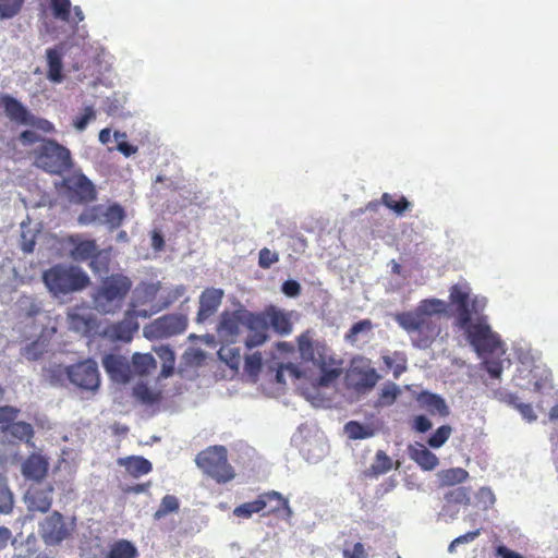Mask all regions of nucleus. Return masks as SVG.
I'll list each match as a JSON object with an SVG mask.
<instances>
[{"mask_svg": "<svg viewBox=\"0 0 558 558\" xmlns=\"http://www.w3.org/2000/svg\"><path fill=\"white\" fill-rule=\"evenodd\" d=\"M244 315V327H246L250 331H264L268 330V317L266 315V310L262 313L255 314L245 308H243Z\"/></svg>", "mask_w": 558, "mask_h": 558, "instance_id": "32", "label": "nucleus"}, {"mask_svg": "<svg viewBox=\"0 0 558 558\" xmlns=\"http://www.w3.org/2000/svg\"><path fill=\"white\" fill-rule=\"evenodd\" d=\"M383 361L387 368L392 371L395 378L407 371V359L402 353L395 352L392 356L384 355Z\"/></svg>", "mask_w": 558, "mask_h": 558, "instance_id": "41", "label": "nucleus"}, {"mask_svg": "<svg viewBox=\"0 0 558 558\" xmlns=\"http://www.w3.org/2000/svg\"><path fill=\"white\" fill-rule=\"evenodd\" d=\"M445 499L447 500V502L468 504L470 497L469 492L465 487H456L445 495Z\"/></svg>", "mask_w": 558, "mask_h": 558, "instance_id": "53", "label": "nucleus"}, {"mask_svg": "<svg viewBox=\"0 0 558 558\" xmlns=\"http://www.w3.org/2000/svg\"><path fill=\"white\" fill-rule=\"evenodd\" d=\"M469 477V472L462 468H451L444 470L439 474L440 483L445 486H454L465 482Z\"/></svg>", "mask_w": 558, "mask_h": 558, "instance_id": "36", "label": "nucleus"}, {"mask_svg": "<svg viewBox=\"0 0 558 558\" xmlns=\"http://www.w3.org/2000/svg\"><path fill=\"white\" fill-rule=\"evenodd\" d=\"M223 296L225 292L222 289L206 288L199 295L196 322L202 324L214 316L220 307Z\"/></svg>", "mask_w": 558, "mask_h": 558, "instance_id": "18", "label": "nucleus"}, {"mask_svg": "<svg viewBox=\"0 0 558 558\" xmlns=\"http://www.w3.org/2000/svg\"><path fill=\"white\" fill-rule=\"evenodd\" d=\"M373 325L369 319L360 320L351 326L349 331L345 333V340L354 342L360 332L369 331Z\"/></svg>", "mask_w": 558, "mask_h": 558, "instance_id": "50", "label": "nucleus"}, {"mask_svg": "<svg viewBox=\"0 0 558 558\" xmlns=\"http://www.w3.org/2000/svg\"><path fill=\"white\" fill-rule=\"evenodd\" d=\"M73 166L74 162L69 148L57 141L41 138L37 135V168L50 174L63 175Z\"/></svg>", "mask_w": 558, "mask_h": 558, "instance_id": "5", "label": "nucleus"}, {"mask_svg": "<svg viewBox=\"0 0 558 558\" xmlns=\"http://www.w3.org/2000/svg\"><path fill=\"white\" fill-rule=\"evenodd\" d=\"M258 498L253 501L244 502L234 508L233 514L238 518L248 519L254 513H260Z\"/></svg>", "mask_w": 558, "mask_h": 558, "instance_id": "49", "label": "nucleus"}, {"mask_svg": "<svg viewBox=\"0 0 558 558\" xmlns=\"http://www.w3.org/2000/svg\"><path fill=\"white\" fill-rule=\"evenodd\" d=\"M131 289V279L122 274L106 277L92 295L95 310L104 314L116 313L122 307Z\"/></svg>", "mask_w": 558, "mask_h": 558, "instance_id": "3", "label": "nucleus"}, {"mask_svg": "<svg viewBox=\"0 0 558 558\" xmlns=\"http://www.w3.org/2000/svg\"><path fill=\"white\" fill-rule=\"evenodd\" d=\"M507 403L510 407H512L513 409H515L527 423H532V422L536 421L537 416L534 413V410H533V407L531 403L521 402L519 397H517L514 395L508 396Z\"/></svg>", "mask_w": 558, "mask_h": 558, "instance_id": "40", "label": "nucleus"}, {"mask_svg": "<svg viewBox=\"0 0 558 558\" xmlns=\"http://www.w3.org/2000/svg\"><path fill=\"white\" fill-rule=\"evenodd\" d=\"M399 393H400V390H399L398 386L395 384H391L389 386H386L383 389L380 397H379V401L381 404L390 405L396 401Z\"/></svg>", "mask_w": 558, "mask_h": 558, "instance_id": "56", "label": "nucleus"}, {"mask_svg": "<svg viewBox=\"0 0 558 558\" xmlns=\"http://www.w3.org/2000/svg\"><path fill=\"white\" fill-rule=\"evenodd\" d=\"M452 428L449 425H441L427 439V444L432 448H440L451 436Z\"/></svg>", "mask_w": 558, "mask_h": 558, "instance_id": "47", "label": "nucleus"}, {"mask_svg": "<svg viewBox=\"0 0 558 558\" xmlns=\"http://www.w3.org/2000/svg\"><path fill=\"white\" fill-rule=\"evenodd\" d=\"M73 527L68 525L59 512L46 517L40 523V535L47 545H57L71 536Z\"/></svg>", "mask_w": 558, "mask_h": 558, "instance_id": "15", "label": "nucleus"}, {"mask_svg": "<svg viewBox=\"0 0 558 558\" xmlns=\"http://www.w3.org/2000/svg\"><path fill=\"white\" fill-rule=\"evenodd\" d=\"M263 365V357L259 352H255L245 357L244 368L251 375H257Z\"/></svg>", "mask_w": 558, "mask_h": 558, "instance_id": "52", "label": "nucleus"}, {"mask_svg": "<svg viewBox=\"0 0 558 558\" xmlns=\"http://www.w3.org/2000/svg\"><path fill=\"white\" fill-rule=\"evenodd\" d=\"M70 383L82 390L96 391L100 385L97 363L87 359L70 365Z\"/></svg>", "mask_w": 558, "mask_h": 558, "instance_id": "14", "label": "nucleus"}, {"mask_svg": "<svg viewBox=\"0 0 558 558\" xmlns=\"http://www.w3.org/2000/svg\"><path fill=\"white\" fill-rule=\"evenodd\" d=\"M41 380L50 386H64L70 381V366L49 364L41 371Z\"/></svg>", "mask_w": 558, "mask_h": 558, "instance_id": "23", "label": "nucleus"}, {"mask_svg": "<svg viewBox=\"0 0 558 558\" xmlns=\"http://www.w3.org/2000/svg\"><path fill=\"white\" fill-rule=\"evenodd\" d=\"M344 432L350 439H365L374 435V432L360 422L350 421L344 425Z\"/></svg>", "mask_w": 558, "mask_h": 558, "instance_id": "42", "label": "nucleus"}, {"mask_svg": "<svg viewBox=\"0 0 558 558\" xmlns=\"http://www.w3.org/2000/svg\"><path fill=\"white\" fill-rule=\"evenodd\" d=\"M66 173L61 180L54 182V187L60 195L74 204H87L97 198L94 183L81 170H70Z\"/></svg>", "mask_w": 558, "mask_h": 558, "instance_id": "7", "label": "nucleus"}, {"mask_svg": "<svg viewBox=\"0 0 558 558\" xmlns=\"http://www.w3.org/2000/svg\"><path fill=\"white\" fill-rule=\"evenodd\" d=\"M233 343L226 342L218 351V356L230 368L238 369L241 364V352L239 348L232 347Z\"/></svg>", "mask_w": 558, "mask_h": 558, "instance_id": "34", "label": "nucleus"}, {"mask_svg": "<svg viewBox=\"0 0 558 558\" xmlns=\"http://www.w3.org/2000/svg\"><path fill=\"white\" fill-rule=\"evenodd\" d=\"M155 353L161 361L160 377L168 378L174 373L175 355L169 345H160L154 348Z\"/></svg>", "mask_w": 558, "mask_h": 558, "instance_id": "27", "label": "nucleus"}, {"mask_svg": "<svg viewBox=\"0 0 558 558\" xmlns=\"http://www.w3.org/2000/svg\"><path fill=\"white\" fill-rule=\"evenodd\" d=\"M47 76L51 82L61 83L63 80L61 53L53 48L47 50Z\"/></svg>", "mask_w": 558, "mask_h": 558, "instance_id": "29", "label": "nucleus"}, {"mask_svg": "<svg viewBox=\"0 0 558 558\" xmlns=\"http://www.w3.org/2000/svg\"><path fill=\"white\" fill-rule=\"evenodd\" d=\"M279 260V255L276 252H271L269 248L264 247L258 254V266L263 269H268L271 265Z\"/></svg>", "mask_w": 558, "mask_h": 558, "instance_id": "55", "label": "nucleus"}, {"mask_svg": "<svg viewBox=\"0 0 558 558\" xmlns=\"http://www.w3.org/2000/svg\"><path fill=\"white\" fill-rule=\"evenodd\" d=\"M243 308L232 312H223L220 315V320L217 327V332L220 339L225 342L234 343L244 327Z\"/></svg>", "mask_w": 558, "mask_h": 558, "instance_id": "17", "label": "nucleus"}, {"mask_svg": "<svg viewBox=\"0 0 558 558\" xmlns=\"http://www.w3.org/2000/svg\"><path fill=\"white\" fill-rule=\"evenodd\" d=\"M43 280L56 296L81 291L90 284V278L78 266L58 264L46 270Z\"/></svg>", "mask_w": 558, "mask_h": 558, "instance_id": "4", "label": "nucleus"}, {"mask_svg": "<svg viewBox=\"0 0 558 558\" xmlns=\"http://www.w3.org/2000/svg\"><path fill=\"white\" fill-rule=\"evenodd\" d=\"M19 311L31 318L35 314V301L31 296H22L16 303Z\"/></svg>", "mask_w": 558, "mask_h": 558, "instance_id": "61", "label": "nucleus"}, {"mask_svg": "<svg viewBox=\"0 0 558 558\" xmlns=\"http://www.w3.org/2000/svg\"><path fill=\"white\" fill-rule=\"evenodd\" d=\"M266 315L268 317V328L271 327L276 333L287 336L292 332L293 324L291 312L270 305L266 307Z\"/></svg>", "mask_w": 558, "mask_h": 558, "instance_id": "21", "label": "nucleus"}, {"mask_svg": "<svg viewBox=\"0 0 558 558\" xmlns=\"http://www.w3.org/2000/svg\"><path fill=\"white\" fill-rule=\"evenodd\" d=\"M156 366V360L150 353H134L132 356L131 367L137 375H149Z\"/></svg>", "mask_w": 558, "mask_h": 558, "instance_id": "30", "label": "nucleus"}, {"mask_svg": "<svg viewBox=\"0 0 558 558\" xmlns=\"http://www.w3.org/2000/svg\"><path fill=\"white\" fill-rule=\"evenodd\" d=\"M186 292V288L183 284H179L172 288H169L165 291V295H162L163 306L167 307L172 303L180 300Z\"/></svg>", "mask_w": 558, "mask_h": 558, "instance_id": "51", "label": "nucleus"}, {"mask_svg": "<svg viewBox=\"0 0 558 558\" xmlns=\"http://www.w3.org/2000/svg\"><path fill=\"white\" fill-rule=\"evenodd\" d=\"M149 313L145 310L137 311L136 304L133 302L125 312L124 318L118 323L108 325L104 335L111 340L129 342L132 340L134 332L138 330V317H148Z\"/></svg>", "mask_w": 558, "mask_h": 558, "instance_id": "13", "label": "nucleus"}, {"mask_svg": "<svg viewBox=\"0 0 558 558\" xmlns=\"http://www.w3.org/2000/svg\"><path fill=\"white\" fill-rule=\"evenodd\" d=\"M24 0H0V19L7 20L15 16Z\"/></svg>", "mask_w": 558, "mask_h": 558, "instance_id": "48", "label": "nucleus"}, {"mask_svg": "<svg viewBox=\"0 0 558 558\" xmlns=\"http://www.w3.org/2000/svg\"><path fill=\"white\" fill-rule=\"evenodd\" d=\"M13 494L9 488L8 480L0 473V513H10L13 509Z\"/></svg>", "mask_w": 558, "mask_h": 558, "instance_id": "38", "label": "nucleus"}, {"mask_svg": "<svg viewBox=\"0 0 558 558\" xmlns=\"http://www.w3.org/2000/svg\"><path fill=\"white\" fill-rule=\"evenodd\" d=\"M411 458L426 471L434 470L439 463L437 456L423 445L411 450Z\"/></svg>", "mask_w": 558, "mask_h": 558, "instance_id": "28", "label": "nucleus"}, {"mask_svg": "<svg viewBox=\"0 0 558 558\" xmlns=\"http://www.w3.org/2000/svg\"><path fill=\"white\" fill-rule=\"evenodd\" d=\"M33 426L31 424L23 421H17L2 434L7 437L10 436L12 439L25 440L27 444H29V440L33 437Z\"/></svg>", "mask_w": 558, "mask_h": 558, "instance_id": "35", "label": "nucleus"}, {"mask_svg": "<svg viewBox=\"0 0 558 558\" xmlns=\"http://www.w3.org/2000/svg\"><path fill=\"white\" fill-rule=\"evenodd\" d=\"M268 339L267 332L251 331V335L245 340V347L251 350L255 347L262 345Z\"/></svg>", "mask_w": 558, "mask_h": 558, "instance_id": "60", "label": "nucleus"}, {"mask_svg": "<svg viewBox=\"0 0 558 558\" xmlns=\"http://www.w3.org/2000/svg\"><path fill=\"white\" fill-rule=\"evenodd\" d=\"M449 303L454 307L456 326H463L468 325L472 316L483 313L486 299L477 295L472 298L471 287L464 281L450 287Z\"/></svg>", "mask_w": 558, "mask_h": 558, "instance_id": "6", "label": "nucleus"}, {"mask_svg": "<svg viewBox=\"0 0 558 558\" xmlns=\"http://www.w3.org/2000/svg\"><path fill=\"white\" fill-rule=\"evenodd\" d=\"M120 464L124 465L126 472L133 477H140L148 474L153 470L150 461L138 456H132L120 460Z\"/></svg>", "mask_w": 558, "mask_h": 558, "instance_id": "25", "label": "nucleus"}, {"mask_svg": "<svg viewBox=\"0 0 558 558\" xmlns=\"http://www.w3.org/2000/svg\"><path fill=\"white\" fill-rule=\"evenodd\" d=\"M447 313V304L440 299H424L415 308L395 315L396 323L408 333L413 347L429 348L441 332L436 316Z\"/></svg>", "mask_w": 558, "mask_h": 558, "instance_id": "1", "label": "nucleus"}, {"mask_svg": "<svg viewBox=\"0 0 558 558\" xmlns=\"http://www.w3.org/2000/svg\"><path fill=\"white\" fill-rule=\"evenodd\" d=\"M381 203L399 216L403 215V213L411 207V203L407 199V197L397 196L389 193H384L381 195Z\"/></svg>", "mask_w": 558, "mask_h": 558, "instance_id": "37", "label": "nucleus"}, {"mask_svg": "<svg viewBox=\"0 0 558 558\" xmlns=\"http://www.w3.org/2000/svg\"><path fill=\"white\" fill-rule=\"evenodd\" d=\"M195 462L204 473L219 484L230 482L235 475L228 462V452L223 446H213L201 451Z\"/></svg>", "mask_w": 558, "mask_h": 558, "instance_id": "10", "label": "nucleus"}, {"mask_svg": "<svg viewBox=\"0 0 558 558\" xmlns=\"http://www.w3.org/2000/svg\"><path fill=\"white\" fill-rule=\"evenodd\" d=\"M133 396L143 404L153 405L160 400V393L151 390L146 384H137L133 388Z\"/></svg>", "mask_w": 558, "mask_h": 558, "instance_id": "39", "label": "nucleus"}, {"mask_svg": "<svg viewBox=\"0 0 558 558\" xmlns=\"http://www.w3.org/2000/svg\"><path fill=\"white\" fill-rule=\"evenodd\" d=\"M413 428L418 433H425L432 428V422L424 415H417L413 420Z\"/></svg>", "mask_w": 558, "mask_h": 558, "instance_id": "64", "label": "nucleus"}, {"mask_svg": "<svg viewBox=\"0 0 558 558\" xmlns=\"http://www.w3.org/2000/svg\"><path fill=\"white\" fill-rule=\"evenodd\" d=\"M69 246V255L74 262L89 260V268L94 272H101L107 269L108 258L105 251L99 250L96 240L85 239L83 234H71L65 239Z\"/></svg>", "mask_w": 558, "mask_h": 558, "instance_id": "11", "label": "nucleus"}, {"mask_svg": "<svg viewBox=\"0 0 558 558\" xmlns=\"http://www.w3.org/2000/svg\"><path fill=\"white\" fill-rule=\"evenodd\" d=\"M257 498L263 517L274 515L281 520H290L292 517L289 501L280 493L270 490L258 495Z\"/></svg>", "mask_w": 558, "mask_h": 558, "instance_id": "16", "label": "nucleus"}, {"mask_svg": "<svg viewBox=\"0 0 558 558\" xmlns=\"http://www.w3.org/2000/svg\"><path fill=\"white\" fill-rule=\"evenodd\" d=\"M102 366L112 380L128 383L131 378V364L119 354L109 353L102 357Z\"/></svg>", "mask_w": 558, "mask_h": 558, "instance_id": "20", "label": "nucleus"}, {"mask_svg": "<svg viewBox=\"0 0 558 558\" xmlns=\"http://www.w3.org/2000/svg\"><path fill=\"white\" fill-rule=\"evenodd\" d=\"M102 205L86 207L78 216L77 222L81 226L101 223Z\"/></svg>", "mask_w": 558, "mask_h": 558, "instance_id": "43", "label": "nucleus"}, {"mask_svg": "<svg viewBox=\"0 0 558 558\" xmlns=\"http://www.w3.org/2000/svg\"><path fill=\"white\" fill-rule=\"evenodd\" d=\"M96 118V113L92 107H86L84 109V113L80 117H76L73 125L76 130L83 131L86 129L87 124Z\"/></svg>", "mask_w": 558, "mask_h": 558, "instance_id": "57", "label": "nucleus"}, {"mask_svg": "<svg viewBox=\"0 0 558 558\" xmlns=\"http://www.w3.org/2000/svg\"><path fill=\"white\" fill-rule=\"evenodd\" d=\"M463 330L470 344L478 354L494 353L501 348L500 337L494 332L487 322V317L480 313L469 319L468 325L457 326Z\"/></svg>", "mask_w": 558, "mask_h": 558, "instance_id": "9", "label": "nucleus"}, {"mask_svg": "<svg viewBox=\"0 0 558 558\" xmlns=\"http://www.w3.org/2000/svg\"><path fill=\"white\" fill-rule=\"evenodd\" d=\"M296 341L301 359L319 368L320 386H328L340 376L341 369L336 366V360L329 354L328 347L324 342L313 340L311 330L302 332Z\"/></svg>", "mask_w": 558, "mask_h": 558, "instance_id": "2", "label": "nucleus"}, {"mask_svg": "<svg viewBox=\"0 0 558 558\" xmlns=\"http://www.w3.org/2000/svg\"><path fill=\"white\" fill-rule=\"evenodd\" d=\"M179 500L173 495H166L160 502L159 508L156 510L154 517L155 519H161L171 512H177L179 510Z\"/></svg>", "mask_w": 558, "mask_h": 558, "instance_id": "46", "label": "nucleus"}, {"mask_svg": "<svg viewBox=\"0 0 558 558\" xmlns=\"http://www.w3.org/2000/svg\"><path fill=\"white\" fill-rule=\"evenodd\" d=\"M101 223L108 226L110 230L118 229L125 219V210L120 204L102 205Z\"/></svg>", "mask_w": 558, "mask_h": 558, "instance_id": "24", "label": "nucleus"}, {"mask_svg": "<svg viewBox=\"0 0 558 558\" xmlns=\"http://www.w3.org/2000/svg\"><path fill=\"white\" fill-rule=\"evenodd\" d=\"M20 410L12 405L0 407V432L3 433L17 422Z\"/></svg>", "mask_w": 558, "mask_h": 558, "instance_id": "44", "label": "nucleus"}, {"mask_svg": "<svg viewBox=\"0 0 558 558\" xmlns=\"http://www.w3.org/2000/svg\"><path fill=\"white\" fill-rule=\"evenodd\" d=\"M392 466V459L384 450H378L375 454L374 462L366 471V475L377 477L389 472Z\"/></svg>", "mask_w": 558, "mask_h": 558, "instance_id": "31", "label": "nucleus"}, {"mask_svg": "<svg viewBox=\"0 0 558 558\" xmlns=\"http://www.w3.org/2000/svg\"><path fill=\"white\" fill-rule=\"evenodd\" d=\"M187 325L189 319L185 314H166L146 326L144 333L149 339H167L183 333Z\"/></svg>", "mask_w": 558, "mask_h": 558, "instance_id": "12", "label": "nucleus"}, {"mask_svg": "<svg viewBox=\"0 0 558 558\" xmlns=\"http://www.w3.org/2000/svg\"><path fill=\"white\" fill-rule=\"evenodd\" d=\"M342 556L343 558H367V553L364 545L357 542L352 549H343Z\"/></svg>", "mask_w": 558, "mask_h": 558, "instance_id": "62", "label": "nucleus"}, {"mask_svg": "<svg viewBox=\"0 0 558 558\" xmlns=\"http://www.w3.org/2000/svg\"><path fill=\"white\" fill-rule=\"evenodd\" d=\"M480 534H481V530L478 529V530L471 531V532H468V533H465L463 535H460V536L456 537L450 543V545L448 547V551L449 553H454L456 548L459 545L473 542Z\"/></svg>", "mask_w": 558, "mask_h": 558, "instance_id": "58", "label": "nucleus"}, {"mask_svg": "<svg viewBox=\"0 0 558 558\" xmlns=\"http://www.w3.org/2000/svg\"><path fill=\"white\" fill-rule=\"evenodd\" d=\"M32 219L29 215L20 223L21 240L20 246L25 254H32L35 247V229L31 227Z\"/></svg>", "mask_w": 558, "mask_h": 558, "instance_id": "33", "label": "nucleus"}, {"mask_svg": "<svg viewBox=\"0 0 558 558\" xmlns=\"http://www.w3.org/2000/svg\"><path fill=\"white\" fill-rule=\"evenodd\" d=\"M463 330L470 344L478 354L494 353L501 348L500 337L494 332L487 322V317L480 313L469 319L468 325L457 326Z\"/></svg>", "mask_w": 558, "mask_h": 558, "instance_id": "8", "label": "nucleus"}, {"mask_svg": "<svg viewBox=\"0 0 558 558\" xmlns=\"http://www.w3.org/2000/svg\"><path fill=\"white\" fill-rule=\"evenodd\" d=\"M416 401L421 409L426 410L432 415L438 414L441 417H446L450 414L445 399L437 393L427 390L421 391L416 397Z\"/></svg>", "mask_w": 558, "mask_h": 558, "instance_id": "22", "label": "nucleus"}, {"mask_svg": "<svg viewBox=\"0 0 558 558\" xmlns=\"http://www.w3.org/2000/svg\"><path fill=\"white\" fill-rule=\"evenodd\" d=\"M281 290L287 296L295 298L301 293V284L295 280H286L282 283Z\"/></svg>", "mask_w": 558, "mask_h": 558, "instance_id": "63", "label": "nucleus"}, {"mask_svg": "<svg viewBox=\"0 0 558 558\" xmlns=\"http://www.w3.org/2000/svg\"><path fill=\"white\" fill-rule=\"evenodd\" d=\"M21 472L26 480L35 481V452L29 453L22 463Z\"/></svg>", "mask_w": 558, "mask_h": 558, "instance_id": "59", "label": "nucleus"}, {"mask_svg": "<svg viewBox=\"0 0 558 558\" xmlns=\"http://www.w3.org/2000/svg\"><path fill=\"white\" fill-rule=\"evenodd\" d=\"M49 9L52 15L60 21H69L71 13L70 0H49Z\"/></svg>", "mask_w": 558, "mask_h": 558, "instance_id": "45", "label": "nucleus"}, {"mask_svg": "<svg viewBox=\"0 0 558 558\" xmlns=\"http://www.w3.org/2000/svg\"><path fill=\"white\" fill-rule=\"evenodd\" d=\"M0 106L10 121L20 125H32L34 117L31 111L16 98L9 94L0 95Z\"/></svg>", "mask_w": 558, "mask_h": 558, "instance_id": "19", "label": "nucleus"}, {"mask_svg": "<svg viewBox=\"0 0 558 558\" xmlns=\"http://www.w3.org/2000/svg\"><path fill=\"white\" fill-rule=\"evenodd\" d=\"M113 136L116 140H122L118 143L117 149L123 154L125 157H130L137 153L138 148L137 146H134L125 141L126 134L123 132L116 131L113 133Z\"/></svg>", "mask_w": 558, "mask_h": 558, "instance_id": "54", "label": "nucleus"}, {"mask_svg": "<svg viewBox=\"0 0 558 558\" xmlns=\"http://www.w3.org/2000/svg\"><path fill=\"white\" fill-rule=\"evenodd\" d=\"M138 551L135 545L128 539H118L112 543L106 554V558H137Z\"/></svg>", "mask_w": 558, "mask_h": 558, "instance_id": "26", "label": "nucleus"}]
</instances>
